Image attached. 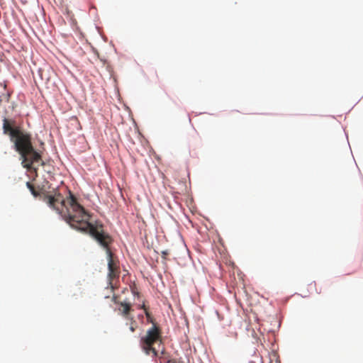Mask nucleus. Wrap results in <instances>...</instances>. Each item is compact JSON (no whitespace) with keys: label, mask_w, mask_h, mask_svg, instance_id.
I'll use <instances>...</instances> for the list:
<instances>
[{"label":"nucleus","mask_w":363,"mask_h":363,"mask_svg":"<svg viewBox=\"0 0 363 363\" xmlns=\"http://www.w3.org/2000/svg\"><path fill=\"white\" fill-rule=\"evenodd\" d=\"M15 121L7 118L3 120L4 133L9 135L14 148L20 155L21 164L28 170L37 171L39 164H44L41 155L33 146L31 135L20 127L14 126Z\"/></svg>","instance_id":"f03ea898"},{"label":"nucleus","mask_w":363,"mask_h":363,"mask_svg":"<svg viewBox=\"0 0 363 363\" xmlns=\"http://www.w3.org/2000/svg\"><path fill=\"white\" fill-rule=\"evenodd\" d=\"M10 94L6 93V85L0 83V105L3 101H9Z\"/></svg>","instance_id":"39448f33"},{"label":"nucleus","mask_w":363,"mask_h":363,"mask_svg":"<svg viewBox=\"0 0 363 363\" xmlns=\"http://www.w3.org/2000/svg\"><path fill=\"white\" fill-rule=\"evenodd\" d=\"M161 340V330L156 325H153L147 330L146 335L140 340V347L146 354L156 357L157 355V350L153 347L155 343Z\"/></svg>","instance_id":"7ed1b4c3"},{"label":"nucleus","mask_w":363,"mask_h":363,"mask_svg":"<svg viewBox=\"0 0 363 363\" xmlns=\"http://www.w3.org/2000/svg\"><path fill=\"white\" fill-rule=\"evenodd\" d=\"M26 186L34 196L36 197L39 195L38 192L35 190L34 186L30 182H26Z\"/></svg>","instance_id":"423d86ee"},{"label":"nucleus","mask_w":363,"mask_h":363,"mask_svg":"<svg viewBox=\"0 0 363 363\" xmlns=\"http://www.w3.org/2000/svg\"><path fill=\"white\" fill-rule=\"evenodd\" d=\"M42 200L60 215L72 228L90 235L106 250L108 256V279L109 284L111 285L112 281L119 277L120 269L118 263L114 259L109 247L113 241V238L104 230L102 223H91L90 214L78 203L77 198L70 191L66 199L60 192L55 191L44 194Z\"/></svg>","instance_id":"f257e3e1"},{"label":"nucleus","mask_w":363,"mask_h":363,"mask_svg":"<svg viewBox=\"0 0 363 363\" xmlns=\"http://www.w3.org/2000/svg\"><path fill=\"white\" fill-rule=\"evenodd\" d=\"M118 305L121 306L122 308H119L120 314L126 318L127 320H129L130 317H133L130 315V312L132 311L131 308V304L129 303H126L125 301L123 302H118Z\"/></svg>","instance_id":"20e7f679"},{"label":"nucleus","mask_w":363,"mask_h":363,"mask_svg":"<svg viewBox=\"0 0 363 363\" xmlns=\"http://www.w3.org/2000/svg\"><path fill=\"white\" fill-rule=\"evenodd\" d=\"M130 321V330L133 333L136 330V328H137V323L135 321V320L134 319L133 317H130V319L128 320Z\"/></svg>","instance_id":"0eeeda50"},{"label":"nucleus","mask_w":363,"mask_h":363,"mask_svg":"<svg viewBox=\"0 0 363 363\" xmlns=\"http://www.w3.org/2000/svg\"><path fill=\"white\" fill-rule=\"evenodd\" d=\"M139 308H142L144 310V311L145 312L146 311H148L147 308H146V306L145 304L143 303L140 306H139Z\"/></svg>","instance_id":"1a4fd4ad"},{"label":"nucleus","mask_w":363,"mask_h":363,"mask_svg":"<svg viewBox=\"0 0 363 363\" xmlns=\"http://www.w3.org/2000/svg\"><path fill=\"white\" fill-rule=\"evenodd\" d=\"M145 316H146V318H147V320L148 322H150V323H152V325H153V324H155V323H153V319H152V315H151L150 313L148 311H146L145 312Z\"/></svg>","instance_id":"6e6552de"},{"label":"nucleus","mask_w":363,"mask_h":363,"mask_svg":"<svg viewBox=\"0 0 363 363\" xmlns=\"http://www.w3.org/2000/svg\"><path fill=\"white\" fill-rule=\"evenodd\" d=\"M133 293L134 294H137L138 296L139 295V293L135 292V291H133Z\"/></svg>","instance_id":"9d476101"}]
</instances>
